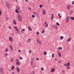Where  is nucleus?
Masks as SVG:
<instances>
[{"mask_svg":"<svg viewBox=\"0 0 74 74\" xmlns=\"http://www.w3.org/2000/svg\"><path fill=\"white\" fill-rule=\"evenodd\" d=\"M29 53H32V50H29Z\"/></svg>","mask_w":74,"mask_h":74,"instance_id":"a18cd8bd","label":"nucleus"},{"mask_svg":"<svg viewBox=\"0 0 74 74\" xmlns=\"http://www.w3.org/2000/svg\"><path fill=\"white\" fill-rule=\"evenodd\" d=\"M28 10H29V11H31V10H32V9H31V8H29Z\"/></svg>","mask_w":74,"mask_h":74,"instance_id":"37998d69","label":"nucleus"},{"mask_svg":"<svg viewBox=\"0 0 74 74\" xmlns=\"http://www.w3.org/2000/svg\"><path fill=\"white\" fill-rule=\"evenodd\" d=\"M62 73H64V71H62Z\"/></svg>","mask_w":74,"mask_h":74,"instance_id":"774afa93","label":"nucleus"},{"mask_svg":"<svg viewBox=\"0 0 74 74\" xmlns=\"http://www.w3.org/2000/svg\"><path fill=\"white\" fill-rule=\"evenodd\" d=\"M12 74H15L14 72H13L12 73Z\"/></svg>","mask_w":74,"mask_h":74,"instance_id":"0e129e2a","label":"nucleus"},{"mask_svg":"<svg viewBox=\"0 0 74 74\" xmlns=\"http://www.w3.org/2000/svg\"><path fill=\"white\" fill-rule=\"evenodd\" d=\"M43 53L45 55H47V52L45 51L43 52Z\"/></svg>","mask_w":74,"mask_h":74,"instance_id":"c756f323","label":"nucleus"},{"mask_svg":"<svg viewBox=\"0 0 74 74\" xmlns=\"http://www.w3.org/2000/svg\"><path fill=\"white\" fill-rule=\"evenodd\" d=\"M56 24L57 25V26H59V24L58 22L56 23Z\"/></svg>","mask_w":74,"mask_h":74,"instance_id":"ea45409f","label":"nucleus"},{"mask_svg":"<svg viewBox=\"0 0 74 74\" xmlns=\"http://www.w3.org/2000/svg\"><path fill=\"white\" fill-rule=\"evenodd\" d=\"M58 16H59L60 18H62V16H60V13H59L58 14Z\"/></svg>","mask_w":74,"mask_h":74,"instance_id":"f704fd0d","label":"nucleus"},{"mask_svg":"<svg viewBox=\"0 0 74 74\" xmlns=\"http://www.w3.org/2000/svg\"><path fill=\"white\" fill-rule=\"evenodd\" d=\"M16 65L17 66H19L20 65V63H19V62H16Z\"/></svg>","mask_w":74,"mask_h":74,"instance_id":"4be33fe9","label":"nucleus"},{"mask_svg":"<svg viewBox=\"0 0 74 74\" xmlns=\"http://www.w3.org/2000/svg\"><path fill=\"white\" fill-rule=\"evenodd\" d=\"M14 60V59L12 58H11L10 59V61L11 62H13Z\"/></svg>","mask_w":74,"mask_h":74,"instance_id":"a878e982","label":"nucleus"},{"mask_svg":"<svg viewBox=\"0 0 74 74\" xmlns=\"http://www.w3.org/2000/svg\"><path fill=\"white\" fill-rule=\"evenodd\" d=\"M66 64L67 65V66H70L71 65L69 63H67Z\"/></svg>","mask_w":74,"mask_h":74,"instance_id":"b1692460","label":"nucleus"},{"mask_svg":"<svg viewBox=\"0 0 74 74\" xmlns=\"http://www.w3.org/2000/svg\"><path fill=\"white\" fill-rule=\"evenodd\" d=\"M1 15V11L0 10V15Z\"/></svg>","mask_w":74,"mask_h":74,"instance_id":"6e6d98bb","label":"nucleus"},{"mask_svg":"<svg viewBox=\"0 0 74 74\" xmlns=\"http://www.w3.org/2000/svg\"><path fill=\"white\" fill-rule=\"evenodd\" d=\"M13 23L14 25H16V22H15V20H13Z\"/></svg>","mask_w":74,"mask_h":74,"instance_id":"5701e85b","label":"nucleus"},{"mask_svg":"<svg viewBox=\"0 0 74 74\" xmlns=\"http://www.w3.org/2000/svg\"><path fill=\"white\" fill-rule=\"evenodd\" d=\"M55 29H58V27H57V26H56V27H55Z\"/></svg>","mask_w":74,"mask_h":74,"instance_id":"c03bdc74","label":"nucleus"},{"mask_svg":"<svg viewBox=\"0 0 74 74\" xmlns=\"http://www.w3.org/2000/svg\"><path fill=\"white\" fill-rule=\"evenodd\" d=\"M67 9L68 10H70V5L69 4L67 6Z\"/></svg>","mask_w":74,"mask_h":74,"instance_id":"6ab92c4d","label":"nucleus"},{"mask_svg":"<svg viewBox=\"0 0 74 74\" xmlns=\"http://www.w3.org/2000/svg\"><path fill=\"white\" fill-rule=\"evenodd\" d=\"M18 52H21V51L20 50H18Z\"/></svg>","mask_w":74,"mask_h":74,"instance_id":"4d7b16f0","label":"nucleus"},{"mask_svg":"<svg viewBox=\"0 0 74 74\" xmlns=\"http://www.w3.org/2000/svg\"><path fill=\"white\" fill-rule=\"evenodd\" d=\"M41 69L42 70V71H44V69L43 68H41Z\"/></svg>","mask_w":74,"mask_h":74,"instance_id":"5fc2aeb1","label":"nucleus"},{"mask_svg":"<svg viewBox=\"0 0 74 74\" xmlns=\"http://www.w3.org/2000/svg\"><path fill=\"white\" fill-rule=\"evenodd\" d=\"M58 56L59 57H61L62 56V54L60 53H58Z\"/></svg>","mask_w":74,"mask_h":74,"instance_id":"412c9836","label":"nucleus"},{"mask_svg":"<svg viewBox=\"0 0 74 74\" xmlns=\"http://www.w3.org/2000/svg\"><path fill=\"white\" fill-rule=\"evenodd\" d=\"M69 21V17L68 16L66 17V23H67Z\"/></svg>","mask_w":74,"mask_h":74,"instance_id":"7ed1b4c3","label":"nucleus"},{"mask_svg":"<svg viewBox=\"0 0 74 74\" xmlns=\"http://www.w3.org/2000/svg\"><path fill=\"white\" fill-rule=\"evenodd\" d=\"M20 45V47H22V44H20V45Z\"/></svg>","mask_w":74,"mask_h":74,"instance_id":"e2e57ef3","label":"nucleus"},{"mask_svg":"<svg viewBox=\"0 0 74 74\" xmlns=\"http://www.w3.org/2000/svg\"><path fill=\"white\" fill-rule=\"evenodd\" d=\"M20 59L21 60H22V57H20Z\"/></svg>","mask_w":74,"mask_h":74,"instance_id":"603ef678","label":"nucleus"},{"mask_svg":"<svg viewBox=\"0 0 74 74\" xmlns=\"http://www.w3.org/2000/svg\"><path fill=\"white\" fill-rule=\"evenodd\" d=\"M53 15H54V14H51V21H52V20L53 19Z\"/></svg>","mask_w":74,"mask_h":74,"instance_id":"9d476101","label":"nucleus"},{"mask_svg":"<svg viewBox=\"0 0 74 74\" xmlns=\"http://www.w3.org/2000/svg\"><path fill=\"white\" fill-rule=\"evenodd\" d=\"M28 29L29 30H30V31H32V29L30 28V27L29 26H28Z\"/></svg>","mask_w":74,"mask_h":74,"instance_id":"f3484780","label":"nucleus"},{"mask_svg":"<svg viewBox=\"0 0 74 74\" xmlns=\"http://www.w3.org/2000/svg\"><path fill=\"white\" fill-rule=\"evenodd\" d=\"M40 8H42V5H40Z\"/></svg>","mask_w":74,"mask_h":74,"instance_id":"4c0bfd02","label":"nucleus"},{"mask_svg":"<svg viewBox=\"0 0 74 74\" xmlns=\"http://www.w3.org/2000/svg\"><path fill=\"white\" fill-rule=\"evenodd\" d=\"M36 40H37V42H39L40 41V40H38V39H37Z\"/></svg>","mask_w":74,"mask_h":74,"instance_id":"79ce46f5","label":"nucleus"},{"mask_svg":"<svg viewBox=\"0 0 74 74\" xmlns=\"http://www.w3.org/2000/svg\"><path fill=\"white\" fill-rule=\"evenodd\" d=\"M9 40L11 42H12V40H13V39L11 37H10L9 38Z\"/></svg>","mask_w":74,"mask_h":74,"instance_id":"0eeeda50","label":"nucleus"},{"mask_svg":"<svg viewBox=\"0 0 74 74\" xmlns=\"http://www.w3.org/2000/svg\"><path fill=\"white\" fill-rule=\"evenodd\" d=\"M14 29H16V31H17V32H19V30H18V27H16L14 26Z\"/></svg>","mask_w":74,"mask_h":74,"instance_id":"9b49d317","label":"nucleus"},{"mask_svg":"<svg viewBox=\"0 0 74 74\" xmlns=\"http://www.w3.org/2000/svg\"><path fill=\"white\" fill-rule=\"evenodd\" d=\"M14 69H15V67H14V65L12 66L11 68V69L12 70H14Z\"/></svg>","mask_w":74,"mask_h":74,"instance_id":"dca6fc26","label":"nucleus"},{"mask_svg":"<svg viewBox=\"0 0 74 74\" xmlns=\"http://www.w3.org/2000/svg\"><path fill=\"white\" fill-rule=\"evenodd\" d=\"M52 58H54V54L52 53Z\"/></svg>","mask_w":74,"mask_h":74,"instance_id":"e433bc0d","label":"nucleus"},{"mask_svg":"<svg viewBox=\"0 0 74 74\" xmlns=\"http://www.w3.org/2000/svg\"><path fill=\"white\" fill-rule=\"evenodd\" d=\"M32 18H34V17H35V16H34V15H32Z\"/></svg>","mask_w":74,"mask_h":74,"instance_id":"a19ab883","label":"nucleus"},{"mask_svg":"<svg viewBox=\"0 0 74 74\" xmlns=\"http://www.w3.org/2000/svg\"><path fill=\"white\" fill-rule=\"evenodd\" d=\"M64 66H67V64H64Z\"/></svg>","mask_w":74,"mask_h":74,"instance_id":"49530a36","label":"nucleus"},{"mask_svg":"<svg viewBox=\"0 0 74 74\" xmlns=\"http://www.w3.org/2000/svg\"><path fill=\"white\" fill-rule=\"evenodd\" d=\"M25 0L26 2H29V1H28V0Z\"/></svg>","mask_w":74,"mask_h":74,"instance_id":"bf43d9fd","label":"nucleus"},{"mask_svg":"<svg viewBox=\"0 0 74 74\" xmlns=\"http://www.w3.org/2000/svg\"><path fill=\"white\" fill-rule=\"evenodd\" d=\"M67 69H70V67H68L67 68Z\"/></svg>","mask_w":74,"mask_h":74,"instance_id":"3c124183","label":"nucleus"},{"mask_svg":"<svg viewBox=\"0 0 74 74\" xmlns=\"http://www.w3.org/2000/svg\"><path fill=\"white\" fill-rule=\"evenodd\" d=\"M58 62L59 63H60L61 62H62V61H59Z\"/></svg>","mask_w":74,"mask_h":74,"instance_id":"864d4df0","label":"nucleus"},{"mask_svg":"<svg viewBox=\"0 0 74 74\" xmlns=\"http://www.w3.org/2000/svg\"><path fill=\"white\" fill-rule=\"evenodd\" d=\"M73 13V11L71 10L69 12V14H71Z\"/></svg>","mask_w":74,"mask_h":74,"instance_id":"a211bd4d","label":"nucleus"},{"mask_svg":"<svg viewBox=\"0 0 74 74\" xmlns=\"http://www.w3.org/2000/svg\"><path fill=\"white\" fill-rule=\"evenodd\" d=\"M9 29H11V27L10 26H9Z\"/></svg>","mask_w":74,"mask_h":74,"instance_id":"09e8293b","label":"nucleus"},{"mask_svg":"<svg viewBox=\"0 0 74 74\" xmlns=\"http://www.w3.org/2000/svg\"><path fill=\"white\" fill-rule=\"evenodd\" d=\"M36 33L37 35H38V34H39V32H36Z\"/></svg>","mask_w":74,"mask_h":74,"instance_id":"8fccbe9b","label":"nucleus"},{"mask_svg":"<svg viewBox=\"0 0 74 74\" xmlns=\"http://www.w3.org/2000/svg\"><path fill=\"white\" fill-rule=\"evenodd\" d=\"M60 38V40H63V39L64 38L63 36H61Z\"/></svg>","mask_w":74,"mask_h":74,"instance_id":"cd10ccee","label":"nucleus"},{"mask_svg":"<svg viewBox=\"0 0 74 74\" xmlns=\"http://www.w3.org/2000/svg\"><path fill=\"white\" fill-rule=\"evenodd\" d=\"M25 29H22L21 30V33H23V32H24V31H25Z\"/></svg>","mask_w":74,"mask_h":74,"instance_id":"2f4dec72","label":"nucleus"},{"mask_svg":"<svg viewBox=\"0 0 74 74\" xmlns=\"http://www.w3.org/2000/svg\"><path fill=\"white\" fill-rule=\"evenodd\" d=\"M44 23L45 25H46V27H48V23H47L46 22H45Z\"/></svg>","mask_w":74,"mask_h":74,"instance_id":"f8f14e48","label":"nucleus"},{"mask_svg":"<svg viewBox=\"0 0 74 74\" xmlns=\"http://www.w3.org/2000/svg\"><path fill=\"white\" fill-rule=\"evenodd\" d=\"M72 4H74V1L72 2Z\"/></svg>","mask_w":74,"mask_h":74,"instance_id":"13d9d810","label":"nucleus"},{"mask_svg":"<svg viewBox=\"0 0 74 74\" xmlns=\"http://www.w3.org/2000/svg\"><path fill=\"white\" fill-rule=\"evenodd\" d=\"M58 49H60V50H62V47H59L58 48Z\"/></svg>","mask_w":74,"mask_h":74,"instance_id":"bb28decb","label":"nucleus"},{"mask_svg":"<svg viewBox=\"0 0 74 74\" xmlns=\"http://www.w3.org/2000/svg\"><path fill=\"white\" fill-rule=\"evenodd\" d=\"M34 58H32L31 60V65H33V61H34Z\"/></svg>","mask_w":74,"mask_h":74,"instance_id":"39448f33","label":"nucleus"},{"mask_svg":"<svg viewBox=\"0 0 74 74\" xmlns=\"http://www.w3.org/2000/svg\"><path fill=\"white\" fill-rule=\"evenodd\" d=\"M38 44H39L40 45H42V42L40 41L39 40L38 42Z\"/></svg>","mask_w":74,"mask_h":74,"instance_id":"393cba45","label":"nucleus"},{"mask_svg":"<svg viewBox=\"0 0 74 74\" xmlns=\"http://www.w3.org/2000/svg\"><path fill=\"white\" fill-rule=\"evenodd\" d=\"M0 71L1 74H4V72H3V69L2 67L1 68Z\"/></svg>","mask_w":74,"mask_h":74,"instance_id":"20e7f679","label":"nucleus"},{"mask_svg":"<svg viewBox=\"0 0 74 74\" xmlns=\"http://www.w3.org/2000/svg\"><path fill=\"white\" fill-rule=\"evenodd\" d=\"M6 19H7V20H8V17H6Z\"/></svg>","mask_w":74,"mask_h":74,"instance_id":"69168bd1","label":"nucleus"},{"mask_svg":"<svg viewBox=\"0 0 74 74\" xmlns=\"http://www.w3.org/2000/svg\"><path fill=\"white\" fill-rule=\"evenodd\" d=\"M70 18L71 20H74V17H70Z\"/></svg>","mask_w":74,"mask_h":74,"instance_id":"aec40b11","label":"nucleus"},{"mask_svg":"<svg viewBox=\"0 0 74 74\" xmlns=\"http://www.w3.org/2000/svg\"><path fill=\"white\" fill-rule=\"evenodd\" d=\"M36 60H39V59L38 58H36Z\"/></svg>","mask_w":74,"mask_h":74,"instance_id":"680f3d73","label":"nucleus"},{"mask_svg":"<svg viewBox=\"0 0 74 74\" xmlns=\"http://www.w3.org/2000/svg\"><path fill=\"white\" fill-rule=\"evenodd\" d=\"M54 71H55V68H52L51 70V72L53 73Z\"/></svg>","mask_w":74,"mask_h":74,"instance_id":"4468645a","label":"nucleus"},{"mask_svg":"<svg viewBox=\"0 0 74 74\" xmlns=\"http://www.w3.org/2000/svg\"><path fill=\"white\" fill-rule=\"evenodd\" d=\"M71 38L68 39L67 40H66V41L67 42H68V41H69V42H70V41H71Z\"/></svg>","mask_w":74,"mask_h":74,"instance_id":"ddd939ff","label":"nucleus"},{"mask_svg":"<svg viewBox=\"0 0 74 74\" xmlns=\"http://www.w3.org/2000/svg\"><path fill=\"white\" fill-rule=\"evenodd\" d=\"M45 32V31H44V29H42V31L41 32L42 33H44Z\"/></svg>","mask_w":74,"mask_h":74,"instance_id":"72a5a7b5","label":"nucleus"},{"mask_svg":"<svg viewBox=\"0 0 74 74\" xmlns=\"http://www.w3.org/2000/svg\"><path fill=\"white\" fill-rule=\"evenodd\" d=\"M9 47L10 48L11 51H12V50H13V47H12V46L11 45H10L9 46Z\"/></svg>","mask_w":74,"mask_h":74,"instance_id":"1a4fd4ad","label":"nucleus"},{"mask_svg":"<svg viewBox=\"0 0 74 74\" xmlns=\"http://www.w3.org/2000/svg\"><path fill=\"white\" fill-rule=\"evenodd\" d=\"M16 62H18V59H16Z\"/></svg>","mask_w":74,"mask_h":74,"instance_id":"de8ad7c7","label":"nucleus"},{"mask_svg":"<svg viewBox=\"0 0 74 74\" xmlns=\"http://www.w3.org/2000/svg\"><path fill=\"white\" fill-rule=\"evenodd\" d=\"M17 16L20 21H22V16L20 14H17Z\"/></svg>","mask_w":74,"mask_h":74,"instance_id":"f257e3e1","label":"nucleus"},{"mask_svg":"<svg viewBox=\"0 0 74 74\" xmlns=\"http://www.w3.org/2000/svg\"><path fill=\"white\" fill-rule=\"evenodd\" d=\"M55 27H56V26H54L53 27L54 28V29H55Z\"/></svg>","mask_w":74,"mask_h":74,"instance_id":"338daca9","label":"nucleus"},{"mask_svg":"<svg viewBox=\"0 0 74 74\" xmlns=\"http://www.w3.org/2000/svg\"><path fill=\"white\" fill-rule=\"evenodd\" d=\"M8 56V53H6L4 55V56H5V57H6V56Z\"/></svg>","mask_w":74,"mask_h":74,"instance_id":"7c9ffc66","label":"nucleus"},{"mask_svg":"<svg viewBox=\"0 0 74 74\" xmlns=\"http://www.w3.org/2000/svg\"><path fill=\"white\" fill-rule=\"evenodd\" d=\"M16 70L18 73H19V72H20V69H19V67H16Z\"/></svg>","mask_w":74,"mask_h":74,"instance_id":"423d86ee","label":"nucleus"},{"mask_svg":"<svg viewBox=\"0 0 74 74\" xmlns=\"http://www.w3.org/2000/svg\"><path fill=\"white\" fill-rule=\"evenodd\" d=\"M42 13L43 15H45L46 14V12L45 10L42 11Z\"/></svg>","mask_w":74,"mask_h":74,"instance_id":"2eb2a0df","label":"nucleus"},{"mask_svg":"<svg viewBox=\"0 0 74 74\" xmlns=\"http://www.w3.org/2000/svg\"><path fill=\"white\" fill-rule=\"evenodd\" d=\"M18 10H19V8H18V9H16V12L17 13H19V12H20L19 11H18Z\"/></svg>","mask_w":74,"mask_h":74,"instance_id":"6e6552de","label":"nucleus"},{"mask_svg":"<svg viewBox=\"0 0 74 74\" xmlns=\"http://www.w3.org/2000/svg\"><path fill=\"white\" fill-rule=\"evenodd\" d=\"M31 39H28V41L29 42H30L31 41Z\"/></svg>","mask_w":74,"mask_h":74,"instance_id":"c9c22d12","label":"nucleus"},{"mask_svg":"<svg viewBox=\"0 0 74 74\" xmlns=\"http://www.w3.org/2000/svg\"><path fill=\"white\" fill-rule=\"evenodd\" d=\"M5 3L8 9L10 8V5H9V3H8V2L6 1Z\"/></svg>","mask_w":74,"mask_h":74,"instance_id":"f03ea898","label":"nucleus"},{"mask_svg":"<svg viewBox=\"0 0 74 74\" xmlns=\"http://www.w3.org/2000/svg\"><path fill=\"white\" fill-rule=\"evenodd\" d=\"M33 13L34 14V15H38V14H37V13H36V12H33Z\"/></svg>","mask_w":74,"mask_h":74,"instance_id":"473e14b6","label":"nucleus"},{"mask_svg":"<svg viewBox=\"0 0 74 74\" xmlns=\"http://www.w3.org/2000/svg\"><path fill=\"white\" fill-rule=\"evenodd\" d=\"M5 52H8V50L7 49H6L5 50Z\"/></svg>","mask_w":74,"mask_h":74,"instance_id":"c85d7f7f","label":"nucleus"},{"mask_svg":"<svg viewBox=\"0 0 74 74\" xmlns=\"http://www.w3.org/2000/svg\"><path fill=\"white\" fill-rule=\"evenodd\" d=\"M36 67V65H34L32 66V68H34Z\"/></svg>","mask_w":74,"mask_h":74,"instance_id":"58836bf2","label":"nucleus"},{"mask_svg":"<svg viewBox=\"0 0 74 74\" xmlns=\"http://www.w3.org/2000/svg\"><path fill=\"white\" fill-rule=\"evenodd\" d=\"M34 73H35V71H32V74H34Z\"/></svg>","mask_w":74,"mask_h":74,"instance_id":"052dcab7","label":"nucleus"}]
</instances>
